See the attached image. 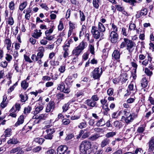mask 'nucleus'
I'll return each instance as SVG.
<instances>
[{"label": "nucleus", "instance_id": "f257e3e1", "mask_svg": "<svg viewBox=\"0 0 154 154\" xmlns=\"http://www.w3.org/2000/svg\"><path fill=\"white\" fill-rule=\"evenodd\" d=\"M135 43L131 40L127 38H124V41L122 42L120 45V48H123L125 46L126 49L130 54H132L136 46Z\"/></svg>", "mask_w": 154, "mask_h": 154}, {"label": "nucleus", "instance_id": "f03ea898", "mask_svg": "<svg viewBox=\"0 0 154 154\" xmlns=\"http://www.w3.org/2000/svg\"><path fill=\"white\" fill-rule=\"evenodd\" d=\"M91 144L90 142L88 140L83 141L80 146L81 152L84 154H90L91 150Z\"/></svg>", "mask_w": 154, "mask_h": 154}, {"label": "nucleus", "instance_id": "7ed1b4c3", "mask_svg": "<svg viewBox=\"0 0 154 154\" xmlns=\"http://www.w3.org/2000/svg\"><path fill=\"white\" fill-rule=\"evenodd\" d=\"M103 73L102 68H96L91 72V75L94 79H99Z\"/></svg>", "mask_w": 154, "mask_h": 154}, {"label": "nucleus", "instance_id": "20e7f679", "mask_svg": "<svg viewBox=\"0 0 154 154\" xmlns=\"http://www.w3.org/2000/svg\"><path fill=\"white\" fill-rule=\"evenodd\" d=\"M110 41L111 43L116 45L118 42L119 35L117 32H111L110 33Z\"/></svg>", "mask_w": 154, "mask_h": 154}, {"label": "nucleus", "instance_id": "39448f33", "mask_svg": "<svg viewBox=\"0 0 154 154\" xmlns=\"http://www.w3.org/2000/svg\"><path fill=\"white\" fill-rule=\"evenodd\" d=\"M55 132V129L54 128H50L46 130L45 132H44L43 133V135L45 133H46L47 134L44 135V138L46 139L51 140L52 139L53 134Z\"/></svg>", "mask_w": 154, "mask_h": 154}, {"label": "nucleus", "instance_id": "423d86ee", "mask_svg": "<svg viewBox=\"0 0 154 154\" xmlns=\"http://www.w3.org/2000/svg\"><path fill=\"white\" fill-rule=\"evenodd\" d=\"M91 32L94 38L96 39H98L100 37V32L97 29V27L95 26H93L92 27Z\"/></svg>", "mask_w": 154, "mask_h": 154}, {"label": "nucleus", "instance_id": "0eeeda50", "mask_svg": "<svg viewBox=\"0 0 154 154\" xmlns=\"http://www.w3.org/2000/svg\"><path fill=\"white\" fill-rule=\"evenodd\" d=\"M57 89L65 93H69L70 91L69 88L67 87L66 88L63 82L59 85Z\"/></svg>", "mask_w": 154, "mask_h": 154}, {"label": "nucleus", "instance_id": "6e6552de", "mask_svg": "<svg viewBox=\"0 0 154 154\" xmlns=\"http://www.w3.org/2000/svg\"><path fill=\"white\" fill-rule=\"evenodd\" d=\"M68 147L65 145H60L57 149V154H64Z\"/></svg>", "mask_w": 154, "mask_h": 154}, {"label": "nucleus", "instance_id": "1a4fd4ad", "mask_svg": "<svg viewBox=\"0 0 154 154\" xmlns=\"http://www.w3.org/2000/svg\"><path fill=\"white\" fill-rule=\"evenodd\" d=\"M44 56V53L38 52L37 56L33 54L31 56V59L34 62H36L39 59H41Z\"/></svg>", "mask_w": 154, "mask_h": 154}, {"label": "nucleus", "instance_id": "9d476101", "mask_svg": "<svg viewBox=\"0 0 154 154\" xmlns=\"http://www.w3.org/2000/svg\"><path fill=\"white\" fill-rule=\"evenodd\" d=\"M16 152H17L15 154H22L24 153V151L22 150V148L20 147H17L12 149L10 151L11 153H14Z\"/></svg>", "mask_w": 154, "mask_h": 154}, {"label": "nucleus", "instance_id": "9b49d317", "mask_svg": "<svg viewBox=\"0 0 154 154\" xmlns=\"http://www.w3.org/2000/svg\"><path fill=\"white\" fill-rule=\"evenodd\" d=\"M55 107L54 103L53 101H50L48 104L46 109V112H50L51 109L53 110Z\"/></svg>", "mask_w": 154, "mask_h": 154}, {"label": "nucleus", "instance_id": "f8f14e48", "mask_svg": "<svg viewBox=\"0 0 154 154\" xmlns=\"http://www.w3.org/2000/svg\"><path fill=\"white\" fill-rule=\"evenodd\" d=\"M121 53L118 49L114 50L112 54V57L115 60H118L120 59Z\"/></svg>", "mask_w": 154, "mask_h": 154}, {"label": "nucleus", "instance_id": "ddd939ff", "mask_svg": "<svg viewBox=\"0 0 154 154\" xmlns=\"http://www.w3.org/2000/svg\"><path fill=\"white\" fill-rule=\"evenodd\" d=\"M149 150L153 151L154 149V137H152L148 143Z\"/></svg>", "mask_w": 154, "mask_h": 154}, {"label": "nucleus", "instance_id": "4468645a", "mask_svg": "<svg viewBox=\"0 0 154 154\" xmlns=\"http://www.w3.org/2000/svg\"><path fill=\"white\" fill-rule=\"evenodd\" d=\"M120 76V79L122 82L123 83H125L128 79V75L125 71L121 72Z\"/></svg>", "mask_w": 154, "mask_h": 154}, {"label": "nucleus", "instance_id": "2eb2a0df", "mask_svg": "<svg viewBox=\"0 0 154 154\" xmlns=\"http://www.w3.org/2000/svg\"><path fill=\"white\" fill-rule=\"evenodd\" d=\"M85 104L89 106L92 107L97 106L96 102L92 99H88L85 101Z\"/></svg>", "mask_w": 154, "mask_h": 154}, {"label": "nucleus", "instance_id": "dca6fc26", "mask_svg": "<svg viewBox=\"0 0 154 154\" xmlns=\"http://www.w3.org/2000/svg\"><path fill=\"white\" fill-rule=\"evenodd\" d=\"M82 51L78 47H77L74 48L73 50L72 54L74 56L78 57L82 52Z\"/></svg>", "mask_w": 154, "mask_h": 154}, {"label": "nucleus", "instance_id": "f3484780", "mask_svg": "<svg viewBox=\"0 0 154 154\" xmlns=\"http://www.w3.org/2000/svg\"><path fill=\"white\" fill-rule=\"evenodd\" d=\"M19 142L17 138L16 137L14 136L11 138H10L8 141L7 143L9 144H16L18 143Z\"/></svg>", "mask_w": 154, "mask_h": 154}, {"label": "nucleus", "instance_id": "a211bd4d", "mask_svg": "<svg viewBox=\"0 0 154 154\" xmlns=\"http://www.w3.org/2000/svg\"><path fill=\"white\" fill-rule=\"evenodd\" d=\"M24 116L23 115L20 116L18 119L17 121L15 124L14 126L17 127L22 124L24 122Z\"/></svg>", "mask_w": 154, "mask_h": 154}, {"label": "nucleus", "instance_id": "6ab92c4d", "mask_svg": "<svg viewBox=\"0 0 154 154\" xmlns=\"http://www.w3.org/2000/svg\"><path fill=\"white\" fill-rule=\"evenodd\" d=\"M110 142V140L108 138H105L104 139L101 143V146L103 148L107 145Z\"/></svg>", "mask_w": 154, "mask_h": 154}, {"label": "nucleus", "instance_id": "aec40b11", "mask_svg": "<svg viewBox=\"0 0 154 154\" xmlns=\"http://www.w3.org/2000/svg\"><path fill=\"white\" fill-rule=\"evenodd\" d=\"M42 34V33L41 32H38V30L36 29L34 30V32L32 36L33 38L37 39L41 36Z\"/></svg>", "mask_w": 154, "mask_h": 154}, {"label": "nucleus", "instance_id": "412c9836", "mask_svg": "<svg viewBox=\"0 0 154 154\" xmlns=\"http://www.w3.org/2000/svg\"><path fill=\"white\" fill-rule=\"evenodd\" d=\"M98 29L100 32H104L105 31V28L104 25L101 22L98 23Z\"/></svg>", "mask_w": 154, "mask_h": 154}, {"label": "nucleus", "instance_id": "4be33fe9", "mask_svg": "<svg viewBox=\"0 0 154 154\" xmlns=\"http://www.w3.org/2000/svg\"><path fill=\"white\" fill-rule=\"evenodd\" d=\"M148 82L146 78H143L141 80V85L142 87L144 88L148 85Z\"/></svg>", "mask_w": 154, "mask_h": 154}, {"label": "nucleus", "instance_id": "5701e85b", "mask_svg": "<svg viewBox=\"0 0 154 154\" xmlns=\"http://www.w3.org/2000/svg\"><path fill=\"white\" fill-rule=\"evenodd\" d=\"M151 62H152V58L148 55V60H145L143 61L142 64V65L146 66L147 64H149V63H151Z\"/></svg>", "mask_w": 154, "mask_h": 154}, {"label": "nucleus", "instance_id": "b1692460", "mask_svg": "<svg viewBox=\"0 0 154 154\" xmlns=\"http://www.w3.org/2000/svg\"><path fill=\"white\" fill-rule=\"evenodd\" d=\"M65 83L68 87L69 88L72 86V79L70 78H66L65 80Z\"/></svg>", "mask_w": 154, "mask_h": 154}, {"label": "nucleus", "instance_id": "393cba45", "mask_svg": "<svg viewBox=\"0 0 154 154\" xmlns=\"http://www.w3.org/2000/svg\"><path fill=\"white\" fill-rule=\"evenodd\" d=\"M87 44L86 42L82 41L77 47L82 51L87 46Z\"/></svg>", "mask_w": 154, "mask_h": 154}, {"label": "nucleus", "instance_id": "a878e982", "mask_svg": "<svg viewBox=\"0 0 154 154\" xmlns=\"http://www.w3.org/2000/svg\"><path fill=\"white\" fill-rule=\"evenodd\" d=\"M105 124V122L104 121V119L102 118L97 122L96 125L98 127H100L103 126Z\"/></svg>", "mask_w": 154, "mask_h": 154}, {"label": "nucleus", "instance_id": "bb28decb", "mask_svg": "<svg viewBox=\"0 0 154 154\" xmlns=\"http://www.w3.org/2000/svg\"><path fill=\"white\" fill-rule=\"evenodd\" d=\"M21 85L23 88L25 90L29 86V84L25 80L23 81L21 83Z\"/></svg>", "mask_w": 154, "mask_h": 154}, {"label": "nucleus", "instance_id": "cd10ccee", "mask_svg": "<svg viewBox=\"0 0 154 154\" xmlns=\"http://www.w3.org/2000/svg\"><path fill=\"white\" fill-rule=\"evenodd\" d=\"M20 101L22 102H25L28 99V96L26 94L24 96L21 94L20 95Z\"/></svg>", "mask_w": 154, "mask_h": 154}, {"label": "nucleus", "instance_id": "c85d7f7f", "mask_svg": "<svg viewBox=\"0 0 154 154\" xmlns=\"http://www.w3.org/2000/svg\"><path fill=\"white\" fill-rule=\"evenodd\" d=\"M27 2H24L21 3L19 5V9L21 11H23L27 5Z\"/></svg>", "mask_w": 154, "mask_h": 154}, {"label": "nucleus", "instance_id": "c756f323", "mask_svg": "<svg viewBox=\"0 0 154 154\" xmlns=\"http://www.w3.org/2000/svg\"><path fill=\"white\" fill-rule=\"evenodd\" d=\"M45 140L42 138L37 137L35 138L34 141L36 143H38L39 144H42L45 141Z\"/></svg>", "mask_w": 154, "mask_h": 154}, {"label": "nucleus", "instance_id": "7c9ffc66", "mask_svg": "<svg viewBox=\"0 0 154 154\" xmlns=\"http://www.w3.org/2000/svg\"><path fill=\"white\" fill-rule=\"evenodd\" d=\"M11 128H8L4 132V137H6L11 135Z\"/></svg>", "mask_w": 154, "mask_h": 154}, {"label": "nucleus", "instance_id": "2f4dec72", "mask_svg": "<svg viewBox=\"0 0 154 154\" xmlns=\"http://www.w3.org/2000/svg\"><path fill=\"white\" fill-rule=\"evenodd\" d=\"M43 108V106H37L35 108V111H34V114H36L38 113L40 111L42 110Z\"/></svg>", "mask_w": 154, "mask_h": 154}, {"label": "nucleus", "instance_id": "473e14b6", "mask_svg": "<svg viewBox=\"0 0 154 154\" xmlns=\"http://www.w3.org/2000/svg\"><path fill=\"white\" fill-rule=\"evenodd\" d=\"M80 18L81 22H83L85 20V16L84 13L81 11H79Z\"/></svg>", "mask_w": 154, "mask_h": 154}, {"label": "nucleus", "instance_id": "72a5a7b5", "mask_svg": "<svg viewBox=\"0 0 154 154\" xmlns=\"http://www.w3.org/2000/svg\"><path fill=\"white\" fill-rule=\"evenodd\" d=\"M100 0H93V4L94 8L96 9H98L99 7V2Z\"/></svg>", "mask_w": 154, "mask_h": 154}, {"label": "nucleus", "instance_id": "f704fd0d", "mask_svg": "<svg viewBox=\"0 0 154 154\" xmlns=\"http://www.w3.org/2000/svg\"><path fill=\"white\" fill-rule=\"evenodd\" d=\"M6 44L7 45V48L8 50H10L11 49V42L9 38L6 39L5 40Z\"/></svg>", "mask_w": 154, "mask_h": 154}, {"label": "nucleus", "instance_id": "c9c22d12", "mask_svg": "<svg viewBox=\"0 0 154 154\" xmlns=\"http://www.w3.org/2000/svg\"><path fill=\"white\" fill-rule=\"evenodd\" d=\"M113 125L116 128L120 129L122 127V123L116 121L114 122Z\"/></svg>", "mask_w": 154, "mask_h": 154}, {"label": "nucleus", "instance_id": "e433bc0d", "mask_svg": "<svg viewBox=\"0 0 154 154\" xmlns=\"http://www.w3.org/2000/svg\"><path fill=\"white\" fill-rule=\"evenodd\" d=\"M116 134V132H111L107 133L105 135L106 138L112 137L115 135Z\"/></svg>", "mask_w": 154, "mask_h": 154}, {"label": "nucleus", "instance_id": "4c0bfd02", "mask_svg": "<svg viewBox=\"0 0 154 154\" xmlns=\"http://www.w3.org/2000/svg\"><path fill=\"white\" fill-rule=\"evenodd\" d=\"M54 25H53L51 26V27L50 29L48 30H47L45 31V35H50L53 32L54 29Z\"/></svg>", "mask_w": 154, "mask_h": 154}, {"label": "nucleus", "instance_id": "58836bf2", "mask_svg": "<svg viewBox=\"0 0 154 154\" xmlns=\"http://www.w3.org/2000/svg\"><path fill=\"white\" fill-rule=\"evenodd\" d=\"M101 137V136L99 135V134H96L94 135H92L90 137L89 139L92 141H95Z\"/></svg>", "mask_w": 154, "mask_h": 154}, {"label": "nucleus", "instance_id": "ea45409f", "mask_svg": "<svg viewBox=\"0 0 154 154\" xmlns=\"http://www.w3.org/2000/svg\"><path fill=\"white\" fill-rule=\"evenodd\" d=\"M87 122L85 121L83 122H82L78 125V127L81 129H82L86 127L87 126Z\"/></svg>", "mask_w": 154, "mask_h": 154}, {"label": "nucleus", "instance_id": "a19ab883", "mask_svg": "<svg viewBox=\"0 0 154 154\" xmlns=\"http://www.w3.org/2000/svg\"><path fill=\"white\" fill-rule=\"evenodd\" d=\"M89 48L90 53L93 55L94 54V45L92 44H89Z\"/></svg>", "mask_w": 154, "mask_h": 154}, {"label": "nucleus", "instance_id": "79ce46f5", "mask_svg": "<svg viewBox=\"0 0 154 154\" xmlns=\"http://www.w3.org/2000/svg\"><path fill=\"white\" fill-rule=\"evenodd\" d=\"M103 108L105 110L104 112V114L106 115L107 114V112L110 110V109H109L108 106V104H106L105 105L103 106Z\"/></svg>", "mask_w": 154, "mask_h": 154}, {"label": "nucleus", "instance_id": "37998d69", "mask_svg": "<svg viewBox=\"0 0 154 154\" xmlns=\"http://www.w3.org/2000/svg\"><path fill=\"white\" fill-rule=\"evenodd\" d=\"M69 105V103H68L64 104L63 106L62 109H63V112H66L68 110Z\"/></svg>", "mask_w": 154, "mask_h": 154}, {"label": "nucleus", "instance_id": "c03bdc74", "mask_svg": "<svg viewBox=\"0 0 154 154\" xmlns=\"http://www.w3.org/2000/svg\"><path fill=\"white\" fill-rule=\"evenodd\" d=\"M123 1L126 2L130 3L132 6H134V4L137 3L136 0H123Z\"/></svg>", "mask_w": 154, "mask_h": 154}, {"label": "nucleus", "instance_id": "a18cd8bd", "mask_svg": "<svg viewBox=\"0 0 154 154\" xmlns=\"http://www.w3.org/2000/svg\"><path fill=\"white\" fill-rule=\"evenodd\" d=\"M126 123L128 124L132 122L133 120L131 116V114L128 116L126 117Z\"/></svg>", "mask_w": 154, "mask_h": 154}, {"label": "nucleus", "instance_id": "49530a36", "mask_svg": "<svg viewBox=\"0 0 154 154\" xmlns=\"http://www.w3.org/2000/svg\"><path fill=\"white\" fill-rule=\"evenodd\" d=\"M69 30L73 31V29L75 28V24L73 23H72L71 21L69 22Z\"/></svg>", "mask_w": 154, "mask_h": 154}, {"label": "nucleus", "instance_id": "de8ad7c7", "mask_svg": "<svg viewBox=\"0 0 154 154\" xmlns=\"http://www.w3.org/2000/svg\"><path fill=\"white\" fill-rule=\"evenodd\" d=\"M140 15L141 16L143 15H146L147 13V11L146 8L142 9L140 12Z\"/></svg>", "mask_w": 154, "mask_h": 154}, {"label": "nucleus", "instance_id": "09e8293b", "mask_svg": "<svg viewBox=\"0 0 154 154\" xmlns=\"http://www.w3.org/2000/svg\"><path fill=\"white\" fill-rule=\"evenodd\" d=\"M145 130V127H139L138 128L136 133L142 134L144 131Z\"/></svg>", "mask_w": 154, "mask_h": 154}, {"label": "nucleus", "instance_id": "8fccbe9b", "mask_svg": "<svg viewBox=\"0 0 154 154\" xmlns=\"http://www.w3.org/2000/svg\"><path fill=\"white\" fill-rule=\"evenodd\" d=\"M15 4L13 1H11L9 3V8L11 10H14V9Z\"/></svg>", "mask_w": 154, "mask_h": 154}, {"label": "nucleus", "instance_id": "3c124183", "mask_svg": "<svg viewBox=\"0 0 154 154\" xmlns=\"http://www.w3.org/2000/svg\"><path fill=\"white\" fill-rule=\"evenodd\" d=\"M136 26L134 23H131L129 26L128 31L130 30H134L136 29Z\"/></svg>", "mask_w": 154, "mask_h": 154}, {"label": "nucleus", "instance_id": "603ef678", "mask_svg": "<svg viewBox=\"0 0 154 154\" xmlns=\"http://www.w3.org/2000/svg\"><path fill=\"white\" fill-rule=\"evenodd\" d=\"M5 59L9 62H10L12 59V56L10 54H7L6 55Z\"/></svg>", "mask_w": 154, "mask_h": 154}, {"label": "nucleus", "instance_id": "864d4df0", "mask_svg": "<svg viewBox=\"0 0 154 154\" xmlns=\"http://www.w3.org/2000/svg\"><path fill=\"white\" fill-rule=\"evenodd\" d=\"M114 89L113 88H109L107 91V93L108 95L111 96L113 94Z\"/></svg>", "mask_w": 154, "mask_h": 154}, {"label": "nucleus", "instance_id": "5fc2aeb1", "mask_svg": "<svg viewBox=\"0 0 154 154\" xmlns=\"http://www.w3.org/2000/svg\"><path fill=\"white\" fill-rule=\"evenodd\" d=\"M58 30L59 31H61L63 28V25L62 22L60 21L59 24L58 26Z\"/></svg>", "mask_w": 154, "mask_h": 154}, {"label": "nucleus", "instance_id": "6e6d98bb", "mask_svg": "<svg viewBox=\"0 0 154 154\" xmlns=\"http://www.w3.org/2000/svg\"><path fill=\"white\" fill-rule=\"evenodd\" d=\"M46 115L45 114H42L40 115L39 116L37 117L38 119L41 121V120H45L46 117Z\"/></svg>", "mask_w": 154, "mask_h": 154}, {"label": "nucleus", "instance_id": "4d7b16f0", "mask_svg": "<svg viewBox=\"0 0 154 154\" xmlns=\"http://www.w3.org/2000/svg\"><path fill=\"white\" fill-rule=\"evenodd\" d=\"M32 109L30 106H28L27 107L25 108L24 111V113L26 114L30 112Z\"/></svg>", "mask_w": 154, "mask_h": 154}, {"label": "nucleus", "instance_id": "13d9d810", "mask_svg": "<svg viewBox=\"0 0 154 154\" xmlns=\"http://www.w3.org/2000/svg\"><path fill=\"white\" fill-rule=\"evenodd\" d=\"M8 65V63L6 61H2L0 63V66L4 68H6Z\"/></svg>", "mask_w": 154, "mask_h": 154}, {"label": "nucleus", "instance_id": "bf43d9fd", "mask_svg": "<svg viewBox=\"0 0 154 154\" xmlns=\"http://www.w3.org/2000/svg\"><path fill=\"white\" fill-rule=\"evenodd\" d=\"M62 122L63 124L64 125H67L70 123V121L69 119H62Z\"/></svg>", "mask_w": 154, "mask_h": 154}, {"label": "nucleus", "instance_id": "052dcab7", "mask_svg": "<svg viewBox=\"0 0 154 154\" xmlns=\"http://www.w3.org/2000/svg\"><path fill=\"white\" fill-rule=\"evenodd\" d=\"M54 35H46V37L45 38V39L49 41L52 40L54 38Z\"/></svg>", "mask_w": 154, "mask_h": 154}, {"label": "nucleus", "instance_id": "680f3d73", "mask_svg": "<svg viewBox=\"0 0 154 154\" xmlns=\"http://www.w3.org/2000/svg\"><path fill=\"white\" fill-rule=\"evenodd\" d=\"M145 72L146 74L148 76H150L152 74V72L150 71L148 68H146Z\"/></svg>", "mask_w": 154, "mask_h": 154}, {"label": "nucleus", "instance_id": "e2e57ef3", "mask_svg": "<svg viewBox=\"0 0 154 154\" xmlns=\"http://www.w3.org/2000/svg\"><path fill=\"white\" fill-rule=\"evenodd\" d=\"M8 23V24L11 25H12L13 24L14 21L13 17H9Z\"/></svg>", "mask_w": 154, "mask_h": 154}, {"label": "nucleus", "instance_id": "0e129e2a", "mask_svg": "<svg viewBox=\"0 0 154 154\" xmlns=\"http://www.w3.org/2000/svg\"><path fill=\"white\" fill-rule=\"evenodd\" d=\"M116 9L119 11H122L124 10V8L122 7L120 5H116L115 6Z\"/></svg>", "mask_w": 154, "mask_h": 154}, {"label": "nucleus", "instance_id": "69168bd1", "mask_svg": "<svg viewBox=\"0 0 154 154\" xmlns=\"http://www.w3.org/2000/svg\"><path fill=\"white\" fill-rule=\"evenodd\" d=\"M122 32L123 35L125 36H127L128 34V32H127L126 29L124 28H122Z\"/></svg>", "mask_w": 154, "mask_h": 154}, {"label": "nucleus", "instance_id": "338daca9", "mask_svg": "<svg viewBox=\"0 0 154 154\" xmlns=\"http://www.w3.org/2000/svg\"><path fill=\"white\" fill-rule=\"evenodd\" d=\"M57 96L58 99H64V94L63 93H59L57 94Z\"/></svg>", "mask_w": 154, "mask_h": 154}, {"label": "nucleus", "instance_id": "774afa93", "mask_svg": "<svg viewBox=\"0 0 154 154\" xmlns=\"http://www.w3.org/2000/svg\"><path fill=\"white\" fill-rule=\"evenodd\" d=\"M47 154H56V152L54 149H51L47 151Z\"/></svg>", "mask_w": 154, "mask_h": 154}]
</instances>
